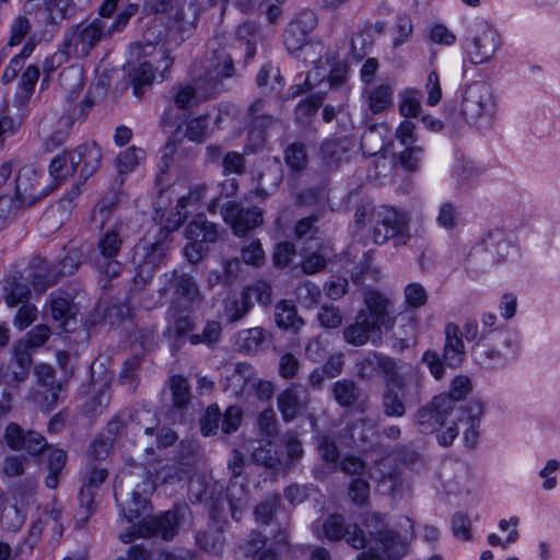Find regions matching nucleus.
Instances as JSON below:
<instances>
[{
	"label": "nucleus",
	"mask_w": 560,
	"mask_h": 560,
	"mask_svg": "<svg viewBox=\"0 0 560 560\" xmlns=\"http://www.w3.org/2000/svg\"><path fill=\"white\" fill-rule=\"evenodd\" d=\"M136 471L122 470L114 483V494L121 513L131 523L136 520H145L150 514L147 499L158 485H175L189 478L190 469L178 463H167L155 471L152 481L148 472L136 466Z\"/></svg>",
	"instance_id": "f257e3e1"
},
{
	"label": "nucleus",
	"mask_w": 560,
	"mask_h": 560,
	"mask_svg": "<svg viewBox=\"0 0 560 560\" xmlns=\"http://www.w3.org/2000/svg\"><path fill=\"white\" fill-rule=\"evenodd\" d=\"M234 71L232 57L224 52L203 62H195L190 71L194 85L179 86L174 97L175 104L185 109L201 100L214 96L221 92V81L233 77Z\"/></svg>",
	"instance_id": "f03ea898"
},
{
	"label": "nucleus",
	"mask_w": 560,
	"mask_h": 560,
	"mask_svg": "<svg viewBox=\"0 0 560 560\" xmlns=\"http://www.w3.org/2000/svg\"><path fill=\"white\" fill-rule=\"evenodd\" d=\"M4 441L13 451H24L31 456H38L44 451L48 453V470L46 486L56 489L59 476L67 463V454L63 450L48 446L46 439L38 432L24 430L15 422H10L4 430Z\"/></svg>",
	"instance_id": "7ed1b4c3"
},
{
	"label": "nucleus",
	"mask_w": 560,
	"mask_h": 560,
	"mask_svg": "<svg viewBox=\"0 0 560 560\" xmlns=\"http://www.w3.org/2000/svg\"><path fill=\"white\" fill-rule=\"evenodd\" d=\"M110 37L107 21L94 19L91 22L80 23L65 34L62 44L50 60L47 61V71H52L71 58H84L102 40Z\"/></svg>",
	"instance_id": "20e7f679"
},
{
	"label": "nucleus",
	"mask_w": 560,
	"mask_h": 560,
	"mask_svg": "<svg viewBox=\"0 0 560 560\" xmlns=\"http://www.w3.org/2000/svg\"><path fill=\"white\" fill-rule=\"evenodd\" d=\"M362 526L366 536L365 548L378 552L384 560H400L408 555L412 532L409 536L397 533L377 512L366 513Z\"/></svg>",
	"instance_id": "39448f33"
},
{
	"label": "nucleus",
	"mask_w": 560,
	"mask_h": 560,
	"mask_svg": "<svg viewBox=\"0 0 560 560\" xmlns=\"http://www.w3.org/2000/svg\"><path fill=\"white\" fill-rule=\"evenodd\" d=\"M459 112L470 127L478 131L490 130L497 113L491 86L483 81L467 84L462 93Z\"/></svg>",
	"instance_id": "423d86ee"
},
{
	"label": "nucleus",
	"mask_w": 560,
	"mask_h": 560,
	"mask_svg": "<svg viewBox=\"0 0 560 560\" xmlns=\"http://www.w3.org/2000/svg\"><path fill=\"white\" fill-rule=\"evenodd\" d=\"M501 46L498 31L485 19L470 21L462 39L465 58L472 65L490 62Z\"/></svg>",
	"instance_id": "0eeeda50"
},
{
	"label": "nucleus",
	"mask_w": 560,
	"mask_h": 560,
	"mask_svg": "<svg viewBox=\"0 0 560 560\" xmlns=\"http://www.w3.org/2000/svg\"><path fill=\"white\" fill-rule=\"evenodd\" d=\"M61 84L67 90L66 107L58 120V126L70 129L77 122H83L94 102L89 94H82L84 82L81 71L70 68L62 72Z\"/></svg>",
	"instance_id": "6e6552de"
},
{
	"label": "nucleus",
	"mask_w": 560,
	"mask_h": 560,
	"mask_svg": "<svg viewBox=\"0 0 560 560\" xmlns=\"http://www.w3.org/2000/svg\"><path fill=\"white\" fill-rule=\"evenodd\" d=\"M121 228L122 224L117 223L100 235L96 248L88 257L89 264L108 278L119 276L122 269L121 264L116 259L124 243Z\"/></svg>",
	"instance_id": "1a4fd4ad"
},
{
	"label": "nucleus",
	"mask_w": 560,
	"mask_h": 560,
	"mask_svg": "<svg viewBox=\"0 0 560 560\" xmlns=\"http://www.w3.org/2000/svg\"><path fill=\"white\" fill-rule=\"evenodd\" d=\"M397 381L387 380L383 394L382 406L385 416L400 418L406 413L407 406L419 400L417 381L406 371L401 370L393 376Z\"/></svg>",
	"instance_id": "9d476101"
},
{
	"label": "nucleus",
	"mask_w": 560,
	"mask_h": 560,
	"mask_svg": "<svg viewBox=\"0 0 560 560\" xmlns=\"http://www.w3.org/2000/svg\"><path fill=\"white\" fill-rule=\"evenodd\" d=\"M371 221V237L375 244L382 245L388 240H394L395 245H402L409 238L408 220L402 212L394 208L380 206L373 209Z\"/></svg>",
	"instance_id": "9b49d317"
},
{
	"label": "nucleus",
	"mask_w": 560,
	"mask_h": 560,
	"mask_svg": "<svg viewBox=\"0 0 560 560\" xmlns=\"http://www.w3.org/2000/svg\"><path fill=\"white\" fill-rule=\"evenodd\" d=\"M55 189L48 178L31 165L20 168L14 180V207L25 209L46 198Z\"/></svg>",
	"instance_id": "f8f14e48"
},
{
	"label": "nucleus",
	"mask_w": 560,
	"mask_h": 560,
	"mask_svg": "<svg viewBox=\"0 0 560 560\" xmlns=\"http://www.w3.org/2000/svg\"><path fill=\"white\" fill-rule=\"evenodd\" d=\"M312 532L318 539L338 541L345 539L348 545L354 549H363L366 546V536L364 527L357 524H347L340 514L328 515L324 520H318L312 524Z\"/></svg>",
	"instance_id": "ddd939ff"
},
{
	"label": "nucleus",
	"mask_w": 560,
	"mask_h": 560,
	"mask_svg": "<svg viewBox=\"0 0 560 560\" xmlns=\"http://www.w3.org/2000/svg\"><path fill=\"white\" fill-rule=\"evenodd\" d=\"M144 55H152L156 68L154 69L151 61H143L132 74L133 94L137 97L143 95V88L152 84L155 78V70L160 71L161 78L166 77V72L171 69L174 57L171 56L170 50L164 45L148 44L144 47Z\"/></svg>",
	"instance_id": "4468645a"
},
{
	"label": "nucleus",
	"mask_w": 560,
	"mask_h": 560,
	"mask_svg": "<svg viewBox=\"0 0 560 560\" xmlns=\"http://www.w3.org/2000/svg\"><path fill=\"white\" fill-rule=\"evenodd\" d=\"M185 236L188 244L184 253L192 264L198 262L207 250V245L218 240V228L206 220L203 215H197L185 228Z\"/></svg>",
	"instance_id": "2eb2a0df"
},
{
	"label": "nucleus",
	"mask_w": 560,
	"mask_h": 560,
	"mask_svg": "<svg viewBox=\"0 0 560 560\" xmlns=\"http://www.w3.org/2000/svg\"><path fill=\"white\" fill-rule=\"evenodd\" d=\"M168 246L161 242L141 241L135 246L132 262L137 268L135 276L136 283L149 282L154 270L163 262Z\"/></svg>",
	"instance_id": "dca6fc26"
},
{
	"label": "nucleus",
	"mask_w": 560,
	"mask_h": 560,
	"mask_svg": "<svg viewBox=\"0 0 560 560\" xmlns=\"http://www.w3.org/2000/svg\"><path fill=\"white\" fill-rule=\"evenodd\" d=\"M81 0H46L45 7L38 8L34 13L35 21L45 26L40 39L49 40L57 32L58 24L65 19H70Z\"/></svg>",
	"instance_id": "f3484780"
},
{
	"label": "nucleus",
	"mask_w": 560,
	"mask_h": 560,
	"mask_svg": "<svg viewBox=\"0 0 560 560\" xmlns=\"http://www.w3.org/2000/svg\"><path fill=\"white\" fill-rule=\"evenodd\" d=\"M317 25L312 10H303L289 23L284 33V45L289 51L301 50L308 42V35Z\"/></svg>",
	"instance_id": "a211bd4d"
},
{
	"label": "nucleus",
	"mask_w": 560,
	"mask_h": 560,
	"mask_svg": "<svg viewBox=\"0 0 560 560\" xmlns=\"http://www.w3.org/2000/svg\"><path fill=\"white\" fill-rule=\"evenodd\" d=\"M401 370H404V365L400 361L380 352H370L357 363L358 375L363 380H371L377 372H381L385 382L389 378L397 381L393 376Z\"/></svg>",
	"instance_id": "6ab92c4d"
},
{
	"label": "nucleus",
	"mask_w": 560,
	"mask_h": 560,
	"mask_svg": "<svg viewBox=\"0 0 560 560\" xmlns=\"http://www.w3.org/2000/svg\"><path fill=\"white\" fill-rule=\"evenodd\" d=\"M82 262V253L79 249H70L67 255L55 267L54 272L48 271L46 275L37 272L33 277V285L39 293L55 284L60 277L72 275Z\"/></svg>",
	"instance_id": "aec40b11"
},
{
	"label": "nucleus",
	"mask_w": 560,
	"mask_h": 560,
	"mask_svg": "<svg viewBox=\"0 0 560 560\" xmlns=\"http://www.w3.org/2000/svg\"><path fill=\"white\" fill-rule=\"evenodd\" d=\"M381 326L366 317L365 311H360L353 324L343 329V339L347 343L355 347L363 346L370 340L373 345L377 343L375 336L380 339Z\"/></svg>",
	"instance_id": "412c9836"
},
{
	"label": "nucleus",
	"mask_w": 560,
	"mask_h": 560,
	"mask_svg": "<svg viewBox=\"0 0 560 560\" xmlns=\"http://www.w3.org/2000/svg\"><path fill=\"white\" fill-rule=\"evenodd\" d=\"M223 219L231 224L235 235L242 236L262 223V212L256 207L240 209L235 205H229L223 209Z\"/></svg>",
	"instance_id": "4be33fe9"
},
{
	"label": "nucleus",
	"mask_w": 560,
	"mask_h": 560,
	"mask_svg": "<svg viewBox=\"0 0 560 560\" xmlns=\"http://www.w3.org/2000/svg\"><path fill=\"white\" fill-rule=\"evenodd\" d=\"M481 338L483 341H499L512 354H517L521 349V340L515 332L495 327L497 315L491 312L481 314Z\"/></svg>",
	"instance_id": "5701e85b"
},
{
	"label": "nucleus",
	"mask_w": 560,
	"mask_h": 560,
	"mask_svg": "<svg viewBox=\"0 0 560 560\" xmlns=\"http://www.w3.org/2000/svg\"><path fill=\"white\" fill-rule=\"evenodd\" d=\"M278 409L284 422L294 420L307 405V392L292 384L277 396Z\"/></svg>",
	"instance_id": "b1692460"
},
{
	"label": "nucleus",
	"mask_w": 560,
	"mask_h": 560,
	"mask_svg": "<svg viewBox=\"0 0 560 560\" xmlns=\"http://www.w3.org/2000/svg\"><path fill=\"white\" fill-rule=\"evenodd\" d=\"M508 352L503 345L499 341L486 340L480 345H475L472 348L474 361L486 370L494 369L506 362L509 357H515Z\"/></svg>",
	"instance_id": "393cba45"
},
{
	"label": "nucleus",
	"mask_w": 560,
	"mask_h": 560,
	"mask_svg": "<svg viewBox=\"0 0 560 560\" xmlns=\"http://www.w3.org/2000/svg\"><path fill=\"white\" fill-rule=\"evenodd\" d=\"M102 160L101 148L95 142L79 145L70 155L71 163L75 166L80 177L88 179L100 166Z\"/></svg>",
	"instance_id": "a878e982"
},
{
	"label": "nucleus",
	"mask_w": 560,
	"mask_h": 560,
	"mask_svg": "<svg viewBox=\"0 0 560 560\" xmlns=\"http://www.w3.org/2000/svg\"><path fill=\"white\" fill-rule=\"evenodd\" d=\"M444 334L443 360L447 366L456 369L464 362L466 353L460 328L454 323H447L444 328Z\"/></svg>",
	"instance_id": "bb28decb"
},
{
	"label": "nucleus",
	"mask_w": 560,
	"mask_h": 560,
	"mask_svg": "<svg viewBox=\"0 0 560 560\" xmlns=\"http://www.w3.org/2000/svg\"><path fill=\"white\" fill-rule=\"evenodd\" d=\"M460 413L462 417L458 420L465 425L464 441L468 447H475L479 436L483 405L478 400L470 401Z\"/></svg>",
	"instance_id": "cd10ccee"
},
{
	"label": "nucleus",
	"mask_w": 560,
	"mask_h": 560,
	"mask_svg": "<svg viewBox=\"0 0 560 560\" xmlns=\"http://www.w3.org/2000/svg\"><path fill=\"white\" fill-rule=\"evenodd\" d=\"M266 537L258 532H252L248 538L240 545L244 560H278L279 550L273 547L266 548Z\"/></svg>",
	"instance_id": "c85d7f7f"
},
{
	"label": "nucleus",
	"mask_w": 560,
	"mask_h": 560,
	"mask_svg": "<svg viewBox=\"0 0 560 560\" xmlns=\"http://www.w3.org/2000/svg\"><path fill=\"white\" fill-rule=\"evenodd\" d=\"M197 306L184 305L180 300L174 301L167 311V330H174L180 337L192 329L190 314Z\"/></svg>",
	"instance_id": "c756f323"
},
{
	"label": "nucleus",
	"mask_w": 560,
	"mask_h": 560,
	"mask_svg": "<svg viewBox=\"0 0 560 560\" xmlns=\"http://www.w3.org/2000/svg\"><path fill=\"white\" fill-rule=\"evenodd\" d=\"M255 381V371L247 363H235L225 376L224 390L233 396L244 393L246 386Z\"/></svg>",
	"instance_id": "7c9ffc66"
},
{
	"label": "nucleus",
	"mask_w": 560,
	"mask_h": 560,
	"mask_svg": "<svg viewBox=\"0 0 560 560\" xmlns=\"http://www.w3.org/2000/svg\"><path fill=\"white\" fill-rule=\"evenodd\" d=\"M365 105L368 110L377 115L387 110L394 102V90L387 83L373 85L364 91Z\"/></svg>",
	"instance_id": "2f4dec72"
},
{
	"label": "nucleus",
	"mask_w": 560,
	"mask_h": 560,
	"mask_svg": "<svg viewBox=\"0 0 560 560\" xmlns=\"http://www.w3.org/2000/svg\"><path fill=\"white\" fill-rule=\"evenodd\" d=\"M175 292L183 298L182 303L189 306H199L201 294L194 278L185 272L173 271L171 278Z\"/></svg>",
	"instance_id": "473e14b6"
},
{
	"label": "nucleus",
	"mask_w": 560,
	"mask_h": 560,
	"mask_svg": "<svg viewBox=\"0 0 560 560\" xmlns=\"http://www.w3.org/2000/svg\"><path fill=\"white\" fill-rule=\"evenodd\" d=\"M225 498L232 518L240 521L244 510L247 508L248 493L246 485L238 479L232 478L228 485Z\"/></svg>",
	"instance_id": "72a5a7b5"
},
{
	"label": "nucleus",
	"mask_w": 560,
	"mask_h": 560,
	"mask_svg": "<svg viewBox=\"0 0 560 560\" xmlns=\"http://www.w3.org/2000/svg\"><path fill=\"white\" fill-rule=\"evenodd\" d=\"M177 513L167 511L145 524V534L161 536L164 540H171L177 533Z\"/></svg>",
	"instance_id": "f704fd0d"
},
{
	"label": "nucleus",
	"mask_w": 560,
	"mask_h": 560,
	"mask_svg": "<svg viewBox=\"0 0 560 560\" xmlns=\"http://www.w3.org/2000/svg\"><path fill=\"white\" fill-rule=\"evenodd\" d=\"M349 141L347 139H334L325 141L320 147L322 163L326 168H334L347 160Z\"/></svg>",
	"instance_id": "c9c22d12"
},
{
	"label": "nucleus",
	"mask_w": 560,
	"mask_h": 560,
	"mask_svg": "<svg viewBox=\"0 0 560 560\" xmlns=\"http://www.w3.org/2000/svg\"><path fill=\"white\" fill-rule=\"evenodd\" d=\"M366 308V317L375 322L381 327L389 326V318L387 314L388 300L376 291H368L364 295Z\"/></svg>",
	"instance_id": "e433bc0d"
},
{
	"label": "nucleus",
	"mask_w": 560,
	"mask_h": 560,
	"mask_svg": "<svg viewBox=\"0 0 560 560\" xmlns=\"http://www.w3.org/2000/svg\"><path fill=\"white\" fill-rule=\"evenodd\" d=\"M483 246L493 262H501L509 255L511 243L506 238L504 231L497 229L488 233L483 240Z\"/></svg>",
	"instance_id": "4c0bfd02"
},
{
	"label": "nucleus",
	"mask_w": 560,
	"mask_h": 560,
	"mask_svg": "<svg viewBox=\"0 0 560 560\" xmlns=\"http://www.w3.org/2000/svg\"><path fill=\"white\" fill-rule=\"evenodd\" d=\"M275 320L280 328L291 329L293 332H296L303 325V320L298 317L295 307L287 301H281L276 305Z\"/></svg>",
	"instance_id": "58836bf2"
},
{
	"label": "nucleus",
	"mask_w": 560,
	"mask_h": 560,
	"mask_svg": "<svg viewBox=\"0 0 560 560\" xmlns=\"http://www.w3.org/2000/svg\"><path fill=\"white\" fill-rule=\"evenodd\" d=\"M435 222L441 229L447 232L456 230L460 224L458 206L451 200L442 202L438 208Z\"/></svg>",
	"instance_id": "ea45409f"
},
{
	"label": "nucleus",
	"mask_w": 560,
	"mask_h": 560,
	"mask_svg": "<svg viewBox=\"0 0 560 560\" xmlns=\"http://www.w3.org/2000/svg\"><path fill=\"white\" fill-rule=\"evenodd\" d=\"M266 331L259 327L245 329L236 335L235 343L242 352H257L266 339Z\"/></svg>",
	"instance_id": "a19ab883"
},
{
	"label": "nucleus",
	"mask_w": 560,
	"mask_h": 560,
	"mask_svg": "<svg viewBox=\"0 0 560 560\" xmlns=\"http://www.w3.org/2000/svg\"><path fill=\"white\" fill-rule=\"evenodd\" d=\"M39 384L47 389L49 396H46V404L52 406L58 399L61 385L55 382V371L49 364H40L35 370Z\"/></svg>",
	"instance_id": "79ce46f5"
},
{
	"label": "nucleus",
	"mask_w": 560,
	"mask_h": 560,
	"mask_svg": "<svg viewBox=\"0 0 560 560\" xmlns=\"http://www.w3.org/2000/svg\"><path fill=\"white\" fill-rule=\"evenodd\" d=\"M422 94L417 89H406L399 93V113L401 116L417 117L421 110Z\"/></svg>",
	"instance_id": "37998d69"
},
{
	"label": "nucleus",
	"mask_w": 560,
	"mask_h": 560,
	"mask_svg": "<svg viewBox=\"0 0 560 560\" xmlns=\"http://www.w3.org/2000/svg\"><path fill=\"white\" fill-rule=\"evenodd\" d=\"M332 396L341 407L351 406L360 396L358 386L349 380H340L332 386Z\"/></svg>",
	"instance_id": "c03bdc74"
},
{
	"label": "nucleus",
	"mask_w": 560,
	"mask_h": 560,
	"mask_svg": "<svg viewBox=\"0 0 560 560\" xmlns=\"http://www.w3.org/2000/svg\"><path fill=\"white\" fill-rule=\"evenodd\" d=\"M196 542L207 552L219 556L223 551L224 536L221 529L199 532L196 535Z\"/></svg>",
	"instance_id": "a18cd8bd"
},
{
	"label": "nucleus",
	"mask_w": 560,
	"mask_h": 560,
	"mask_svg": "<svg viewBox=\"0 0 560 560\" xmlns=\"http://www.w3.org/2000/svg\"><path fill=\"white\" fill-rule=\"evenodd\" d=\"M210 120V114L187 120L185 124V136L190 141L198 143L203 142L209 135Z\"/></svg>",
	"instance_id": "49530a36"
},
{
	"label": "nucleus",
	"mask_w": 560,
	"mask_h": 560,
	"mask_svg": "<svg viewBox=\"0 0 560 560\" xmlns=\"http://www.w3.org/2000/svg\"><path fill=\"white\" fill-rule=\"evenodd\" d=\"M145 159V152L135 145L121 151L117 156V170L119 174H128Z\"/></svg>",
	"instance_id": "de8ad7c7"
},
{
	"label": "nucleus",
	"mask_w": 560,
	"mask_h": 560,
	"mask_svg": "<svg viewBox=\"0 0 560 560\" xmlns=\"http://www.w3.org/2000/svg\"><path fill=\"white\" fill-rule=\"evenodd\" d=\"M73 172H75V166L71 163L70 158L66 154H58L49 164L51 179L48 178V183H51L56 188L62 179Z\"/></svg>",
	"instance_id": "09e8293b"
},
{
	"label": "nucleus",
	"mask_w": 560,
	"mask_h": 560,
	"mask_svg": "<svg viewBox=\"0 0 560 560\" xmlns=\"http://www.w3.org/2000/svg\"><path fill=\"white\" fill-rule=\"evenodd\" d=\"M49 311L52 319L60 323V327L65 329L69 319L74 316L72 303L63 296L51 295Z\"/></svg>",
	"instance_id": "8fccbe9b"
},
{
	"label": "nucleus",
	"mask_w": 560,
	"mask_h": 560,
	"mask_svg": "<svg viewBox=\"0 0 560 560\" xmlns=\"http://www.w3.org/2000/svg\"><path fill=\"white\" fill-rule=\"evenodd\" d=\"M456 402L457 401L447 394H440L432 399L430 407L441 420L442 425L446 424L447 421L452 419H455V421L458 419V417L454 415Z\"/></svg>",
	"instance_id": "3c124183"
},
{
	"label": "nucleus",
	"mask_w": 560,
	"mask_h": 560,
	"mask_svg": "<svg viewBox=\"0 0 560 560\" xmlns=\"http://www.w3.org/2000/svg\"><path fill=\"white\" fill-rule=\"evenodd\" d=\"M107 470L98 464L89 462L81 472L82 486L91 489H97L107 478Z\"/></svg>",
	"instance_id": "603ef678"
},
{
	"label": "nucleus",
	"mask_w": 560,
	"mask_h": 560,
	"mask_svg": "<svg viewBox=\"0 0 560 560\" xmlns=\"http://www.w3.org/2000/svg\"><path fill=\"white\" fill-rule=\"evenodd\" d=\"M397 471H399V469L394 464V460L390 457H383L375 462L369 474L380 487L381 485H384L386 480L390 479Z\"/></svg>",
	"instance_id": "864d4df0"
},
{
	"label": "nucleus",
	"mask_w": 560,
	"mask_h": 560,
	"mask_svg": "<svg viewBox=\"0 0 560 560\" xmlns=\"http://www.w3.org/2000/svg\"><path fill=\"white\" fill-rule=\"evenodd\" d=\"M171 390L173 404L176 408H184L190 401V388L187 380L180 375H174L171 378Z\"/></svg>",
	"instance_id": "5fc2aeb1"
},
{
	"label": "nucleus",
	"mask_w": 560,
	"mask_h": 560,
	"mask_svg": "<svg viewBox=\"0 0 560 560\" xmlns=\"http://www.w3.org/2000/svg\"><path fill=\"white\" fill-rule=\"evenodd\" d=\"M287 165L293 171H300L307 164L308 155L303 143L294 142L284 150Z\"/></svg>",
	"instance_id": "6e6d98bb"
},
{
	"label": "nucleus",
	"mask_w": 560,
	"mask_h": 560,
	"mask_svg": "<svg viewBox=\"0 0 560 560\" xmlns=\"http://www.w3.org/2000/svg\"><path fill=\"white\" fill-rule=\"evenodd\" d=\"M206 186L199 185L192 188L186 196H183L178 199L175 213V215L177 217V225H179L183 221L186 220L187 207L197 203L200 199H202L206 194Z\"/></svg>",
	"instance_id": "4d7b16f0"
},
{
	"label": "nucleus",
	"mask_w": 560,
	"mask_h": 560,
	"mask_svg": "<svg viewBox=\"0 0 560 560\" xmlns=\"http://www.w3.org/2000/svg\"><path fill=\"white\" fill-rule=\"evenodd\" d=\"M380 488L392 498L393 501H399L410 491L409 483L397 471L390 479L386 480Z\"/></svg>",
	"instance_id": "13d9d810"
},
{
	"label": "nucleus",
	"mask_w": 560,
	"mask_h": 560,
	"mask_svg": "<svg viewBox=\"0 0 560 560\" xmlns=\"http://www.w3.org/2000/svg\"><path fill=\"white\" fill-rule=\"evenodd\" d=\"M416 424L419 432L428 434L438 430V427L442 425V422L434 410L429 406L418 410L416 413Z\"/></svg>",
	"instance_id": "bf43d9fd"
},
{
	"label": "nucleus",
	"mask_w": 560,
	"mask_h": 560,
	"mask_svg": "<svg viewBox=\"0 0 560 560\" xmlns=\"http://www.w3.org/2000/svg\"><path fill=\"white\" fill-rule=\"evenodd\" d=\"M199 457V445L192 440L182 441L176 455L175 463L191 469Z\"/></svg>",
	"instance_id": "052dcab7"
},
{
	"label": "nucleus",
	"mask_w": 560,
	"mask_h": 560,
	"mask_svg": "<svg viewBox=\"0 0 560 560\" xmlns=\"http://www.w3.org/2000/svg\"><path fill=\"white\" fill-rule=\"evenodd\" d=\"M24 118L19 115L11 116L9 114L0 116V145L13 138L21 129Z\"/></svg>",
	"instance_id": "680f3d73"
},
{
	"label": "nucleus",
	"mask_w": 560,
	"mask_h": 560,
	"mask_svg": "<svg viewBox=\"0 0 560 560\" xmlns=\"http://www.w3.org/2000/svg\"><path fill=\"white\" fill-rule=\"evenodd\" d=\"M296 296L301 304L306 307H312L319 302L322 291L315 283L304 281L296 288Z\"/></svg>",
	"instance_id": "e2e57ef3"
},
{
	"label": "nucleus",
	"mask_w": 560,
	"mask_h": 560,
	"mask_svg": "<svg viewBox=\"0 0 560 560\" xmlns=\"http://www.w3.org/2000/svg\"><path fill=\"white\" fill-rule=\"evenodd\" d=\"M412 21L410 16L402 14L398 15L394 25L393 46L399 47L408 42L412 34Z\"/></svg>",
	"instance_id": "0e129e2a"
},
{
	"label": "nucleus",
	"mask_w": 560,
	"mask_h": 560,
	"mask_svg": "<svg viewBox=\"0 0 560 560\" xmlns=\"http://www.w3.org/2000/svg\"><path fill=\"white\" fill-rule=\"evenodd\" d=\"M319 325L326 329H334L341 325L342 314L337 306L323 305L317 313Z\"/></svg>",
	"instance_id": "69168bd1"
},
{
	"label": "nucleus",
	"mask_w": 560,
	"mask_h": 560,
	"mask_svg": "<svg viewBox=\"0 0 560 560\" xmlns=\"http://www.w3.org/2000/svg\"><path fill=\"white\" fill-rule=\"evenodd\" d=\"M237 39L245 45V57L252 59L256 55L255 26L250 23H244L236 30Z\"/></svg>",
	"instance_id": "338daca9"
},
{
	"label": "nucleus",
	"mask_w": 560,
	"mask_h": 560,
	"mask_svg": "<svg viewBox=\"0 0 560 560\" xmlns=\"http://www.w3.org/2000/svg\"><path fill=\"white\" fill-rule=\"evenodd\" d=\"M31 291L27 284L12 281L8 293L5 295V303L9 307H15L19 304H24L28 302Z\"/></svg>",
	"instance_id": "774afa93"
}]
</instances>
